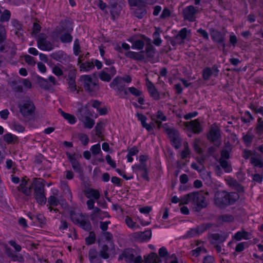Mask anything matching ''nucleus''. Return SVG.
Returning <instances> with one entry per match:
<instances>
[{
  "label": "nucleus",
  "mask_w": 263,
  "mask_h": 263,
  "mask_svg": "<svg viewBox=\"0 0 263 263\" xmlns=\"http://www.w3.org/2000/svg\"><path fill=\"white\" fill-rule=\"evenodd\" d=\"M65 55L64 51L59 50L52 54V58L57 61L61 62L64 59V57Z\"/></svg>",
  "instance_id": "338daca9"
},
{
  "label": "nucleus",
  "mask_w": 263,
  "mask_h": 263,
  "mask_svg": "<svg viewBox=\"0 0 263 263\" xmlns=\"http://www.w3.org/2000/svg\"><path fill=\"white\" fill-rule=\"evenodd\" d=\"M146 85L149 96L154 100H159L160 99V95L154 83L147 78L146 79Z\"/></svg>",
  "instance_id": "4be33fe9"
},
{
  "label": "nucleus",
  "mask_w": 263,
  "mask_h": 263,
  "mask_svg": "<svg viewBox=\"0 0 263 263\" xmlns=\"http://www.w3.org/2000/svg\"><path fill=\"white\" fill-rule=\"evenodd\" d=\"M36 41L37 48L41 50L50 51L53 49L52 44L47 40V36L44 33H40Z\"/></svg>",
  "instance_id": "4468645a"
},
{
  "label": "nucleus",
  "mask_w": 263,
  "mask_h": 263,
  "mask_svg": "<svg viewBox=\"0 0 263 263\" xmlns=\"http://www.w3.org/2000/svg\"><path fill=\"white\" fill-rule=\"evenodd\" d=\"M152 235V231L149 229L145 230L143 232L139 231L132 233L130 235L131 238L135 241L142 242L149 241Z\"/></svg>",
  "instance_id": "dca6fc26"
},
{
  "label": "nucleus",
  "mask_w": 263,
  "mask_h": 263,
  "mask_svg": "<svg viewBox=\"0 0 263 263\" xmlns=\"http://www.w3.org/2000/svg\"><path fill=\"white\" fill-rule=\"evenodd\" d=\"M34 198L36 202L40 205H44L46 202V197L45 192L35 194Z\"/></svg>",
  "instance_id": "a19ab883"
},
{
  "label": "nucleus",
  "mask_w": 263,
  "mask_h": 263,
  "mask_svg": "<svg viewBox=\"0 0 263 263\" xmlns=\"http://www.w3.org/2000/svg\"><path fill=\"white\" fill-rule=\"evenodd\" d=\"M81 52V46L80 45V41L78 39H76L74 40L73 44V53L75 56H79Z\"/></svg>",
  "instance_id": "8fccbe9b"
},
{
  "label": "nucleus",
  "mask_w": 263,
  "mask_h": 263,
  "mask_svg": "<svg viewBox=\"0 0 263 263\" xmlns=\"http://www.w3.org/2000/svg\"><path fill=\"white\" fill-rule=\"evenodd\" d=\"M70 218L74 224H77L83 230L89 232L92 229L91 224L88 217L82 213L71 211Z\"/></svg>",
  "instance_id": "20e7f679"
},
{
  "label": "nucleus",
  "mask_w": 263,
  "mask_h": 263,
  "mask_svg": "<svg viewBox=\"0 0 263 263\" xmlns=\"http://www.w3.org/2000/svg\"><path fill=\"white\" fill-rule=\"evenodd\" d=\"M0 207L4 210H7L9 206L3 193H0Z\"/></svg>",
  "instance_id": "69168bd1"
},
{
  "label": "nucleus",
  "mask_w": 263,
  "mask_h": 263,
  "mask_svg": "<svg viewBox=\"0 0 263 263\" xmlns=\"http://www.w3.org/2000/svg\"><path fill=\"white\" fill-rule=\"evenodd\" d=\"M99 255V254L96 248H90L88 252V258L90 263H101V261Z\"/></svg>",
  "instance_id": "c756f323"
},
{
  "label": "nucleus",
  "mask_w": 263,
  "mask_h": 263,
  "mask_svg": "<svg viewBox=\"0 0 263 263\" xmlns=\"http://www.w3.org/2000/svg\"><path fill=\"white\" fill-rule=\"evenodd\" d=\"M108 251V246L105 244L103 245L102 247L101 250L99 252V256L104 259H108L109 257Z\"/></svg>",
  "instance_id": "c03bdc74"
},
{
  "label": "nucleus",
  "mask_w": 263,
  "mask_h": 263,
  "mask_svg": "<svg viewBox=\"0 0 263 263\" xmlns=\"http://www.w3.org/2000/svg\"><path fill=\"white\" fill-rule=\"evenodd\" d=\"M137 251L131 248H127L124 249L121 255L119 257H122L125 259V260L127 262H132L134 258L137 255Z\"/></svg>",
  "instance_id": "b1692460"
},
{
  "label": "nucleus",
  "mask_w": 263,
  "mask_h": 263,
  "mask_svg": "<svg viewBox=\"0 0 263 263\" xmlns=\"http://www.w3.org/2000/svg\"><path fill=\"white\" fill-rule=\"evenodd\" d=\"M197 11V9L193 5L186 6L182 11L183 18L190 22H195L196 20L195 14Z\"/></svg>",
  "instance_id": "aec40b11"
},
{
  "label": "nucleus",
  "mask_w": 263,
  "mask_h": 263,
  "mask_svg": "<svg viewBox=\"0 0 263 263\" xmlns=\"http://www.w3.org/2000/svg\"><path fill=\"white\" fill-rule=\"evenodd\" d=\"M144 45H145V43L143 40H135L133 43V45H132L131 48H132V49H135V50H143Z\"/></svg>",
  "instance_id": "37998d69"
},
{
  "label": "nucleus",
  "mask_w": 263,
  "mask_h": 263,
  "mask_svg": "<svg viewBox=\"0 0 263 263\" xmlns=\"http://www.w3.org/2000/svg\"><path fill=\"white\" fill-rule=\"evenodd\" d=\"M193 192L184 195L180 199V205L187 204L190 202L192 203Z\"/></svg>",
  "instance_id": "a18cd8bd"
},
{
  "label": "nucleus",
  "mask_w": 263,
  "mask_h": 263,
  "mask_svg": "<svg viewBox=\"0 0 263 263\" xmlns=\"http://www.w3.org/2000/svg\"><path fill=\"white\" fill-rule=\"evenodd\" d=\"M48 203L50 206H57L59 204V200L54 195H50L48 198Z\"/></svg>",
  "instance_id": "774afa93"
},
{
  "label": "nucleus",
  "mask_w": 263,
  "mask_h": 263,
  "mask_svg": "<svg viewBox=\"0 0 263 263\" xmlns=\"http://www.w3.org/2000/svg\"><path fill=\"white\" fill-rule=\"evenodd\" d=\"M7 33L5 27L0 24V52H5Z\"/></svg>",
  "instance_id": "cd10ccee"
},
{
  "label": "nucleus",
  "mask_w": 263,
  "mask_h": 263,
  "mask_svg": "<svg viewBox=\"0 0 263 263\" xmlns=\"http://www.w3.org/2000/svg\"><path fill=\"white\" fill-rule=\"evenodd\" d=\"M20 112L24 117L32 116L35 110V106L33 101L29 98L22 101L18 105Z\"/></svg>",
  "instance_id": "0eeeda50"
},
{
  "label": "nucleus",
  "mask_w": 263,
  "mask_h": 263,
  "mask_svg": "<svg viewBox=\"0 0 263 263\" xmlns=\"http://www.w3.org/2000/svg\"><path fill=\"white\" fill-rule=\"evenodd\" d=\"M45 181L41 178H35L33 180L32 186L34 194L45 192Z\"/></svg>",
  "instance_id": "5701e85b"
},
{
  "label": "nucleus",
  "mask_w": 263,
  "mask_h": 263,
  "mask_svg": "<svg viewBox=\"0 0 263 263\" xmlns=\"http://www.w3.org/2000/svg\"><path fill=\"white\" fill-rule=\"evenodd\" d=\"M61 116L67 121V122L71 125L74 124L77 122L76 117L70 114L67 113L63 111L61 109H59Z\"/></svg>",
  "instance_id": "72a5a7b5"
},
{
  "label": "nucleus",
  "mask_w": 263,
  "mask_h": 263,
  "mask_svg": "<svg viewBox=\"0 0 263 263\" xmlns=\"http://www.w3.org/2000/svg\"><path fill=\"white\" fill-rule=\"evenodd\" d=\"M149 155H140L139 157V163H136L132 166L133 172L137 175L140 174V177L144 180L149 182V170L147 161L149 159Z\"/></svg>",
  "instance_id": "7ed1b4c3"
},
{
  "label": "nucleus",
  "mask_w": 263,
  "mask_h": 263,
  "mask_svg": "<svg viewBox=\"0 0 263 263\" xmlns=\"http://www.w3.org/2000/svg\"><path fill=\"white\" fill-rule=\"evenodd\" d=\"M253 119V117L249 110L245 111L241 118V121L245 123H250Z\"/></svg>",
  "instance_id": "4d7b16f0"
},
{
  "label": "nucleus",
  "mask_w": 263,
  "mask_h": 263,
  "mask_svg": "<svg viewBox=\"0 0 263 263\" xmlns=\"http://www.w3.org/2000/svg\"><path fill=\"white\" fill-rule=\"evenodd\" d=\"M127 89L129 92H130L132 95L136 97H139L138 99V102L141 105H138L136 102H133L132 105L133 106L136 108L142 109L143 107H142V105H143L145 104L144 98L141 97L142 95V91L134 86L128 87Z\"/></svg>",
  "instance_id": "f3484780"
},
{
  "label": "nucleus",
  "mask_w": 263,
  "mask_h": 263,
  "mask_svg": "<svg viewBox=\"0 0 263 263\" xmlns=\"http://www.w3.org/2000/svg\"><path fill=\"white\" fill-rule=\"evenodd\" d=\"M232 151V148L229 146H226L220 151V158L219 161L227 160L230 158V153Z\"/></svg>",
  "instance_id": "473e14b6"
},
{
  "label": "nucleus",
  "mask_w": 263,
  "mask_h": 263,
  "mask_svg": "<svg viewBox=\"0 0 263 263\" xmlns=\"http://www.w3.org/2000/svg\"><path fill=\"white\" fill-rule=\"evenodd\" d=\"M209 239H213L219 243H223L226 240V238L219 233H212L210 234Z\"/></svg>",
  "instance_id": "de8ad7c7"
},
{
  "label": "nucleus",
  "mask_w": 263,
  "mask_h": 263,
  "mask_svg": "<svg viewBox=\"0 0 263 263\" xmlns=\"http://www.w3.org/2000/svg\"><path fill=\"white\" fill-rule=\"evenodd\" d=\"M83 55H80L78 58V65L79 66L80 71L83 72H87L95 68V65L92 61H86L82 62Z\"/></svg>",
  "instance_id": "412c9836"
},
{
  "label": "nucleus",
  "mask_w": 263,
  "mask_h": 263,
  "mask_svg": "<svg viewBox=\"0 0 263 263\" xmlns=\"http://www.w3.org/2000/svg\"><path fill=\"white\" fill-rule=\"evenodd\" d=\"M132 81V78L129 74H126L124 77L117 76L113 79L109 84V87L115 91L120 93L123 92L125 95H127V91L125 89V85H122V82L126 83H130Z\"/></svg>",
  "instance_id": "39448f33"
},
{
  "label": "nucleus",
  "mask_w": 263,
  "mask_h": 263,
  "mask_svg": "<svg viewBox=\"0 0 263 263\" xmlns=\"http://www.w3.org/2000/svg\"><path fill=\"white\" fill-rule=\"evenodd\" d=\"M200 140L198 138H196L193 143V147L196 153L198 154H201L203 152L202 148L200 145Z\"/></svg>",
  "instance_id": "e2e57ef3"
},
{
  "label": "nucleus",
  "mask_w": 263,
  "mask_h": 263,
  "mask_svg": "<svg viewBox=\"0 0 263 263\" xmlns=\"http://www.w3.org/2000/svg\"><path fill=\"white\" fill-rule=\"evenodd\" d=\"M82 122L84 127L88 129H91L95 124V120L91 118L88 116L84 117V119L82 120Z\"/></svg>",
  "instance_id": "ea45409f"
},
{
  "label": "nucleus",
  "mask_w": 263,
  "mask_h": 263,
  "mask_svg": "<svg viewBox=\"0 0 263 263\" xmlns=\"http://www.w3.org/2000/svg\"><path fill=\"white\" fill-rule=\"evenodd\" d=\"M221 167L226 173H230L232 171L231 165L229 164L227 160L219 161Z\"/></svg>",
  "instance_id": "5fc2aeb1"
},
{
  "label": "nucleus",
  "mask_w": 263,
  "mask_h": 263,
  "mask_svg": "<svg viewBox=\"0 0 263 263\" xmlns=\"http://www.w3.org/2000/svg\"><path fill=\"white\" fill-rule=\"evenodd\" d=\"M109 12L111 15L110 19L112 21H115L118 19L120 14V10L118 8L110 9Z\"/></svg>",
  "instance_id": "0e129e2a"
},
{
  "label": "nucleus",
  "mask_w": 263,
  "mask_h": 263,
  "mask_svg": "<svg viewBox=\"0 0 263 263\" xmlns=\"http://www.w3.org/2000/svg\"><path fill=\"white\" fill-rule=\"evenodd\" d=\"M185 127L187 132L195 135H199L203 131V127L199 119L192 120L186 122Z\"/></svg>",
  "instance_id": "ddd939ff"
},
{
  "label": "nucleus",
  "mask_w": 263,
  "mask_h": 263,
  "mask_svg": "<svg viewBox=\"0 0 263 263\" xmlns=\"http://www.w3.org/2000/svg\"><path fill=\"white\" fill-rule=\"evenodd\" d=\"M199 235L196 227L189 229L184 234V237L186 238H193Z\"/></svg>",
  "instance_id": "3c124183"
},
{
  "label": "nucleus",
  "mask_w": 263,
  "mask_h": 263,
  "mask_svg": "<svg viewBox=\"0 0 263 263\" xmlns=\"http://www.w3.org/2000/svg\"><path fill=\"white\" fill-rule=\"evenodd\" d=\"M207 139L216 147L221 144L220 130L217 126L212 125L206 134Z\"/></svg>",
  "instance_id": "9d476101"
},
{
  "label": "nucleus",
  "mask_w": 263,
  "mask_h": 263,
  "mask_svg": "<svg viewBox=\"0 0 263 263\" xmlns=\"http://www.w3.org/2000/svg\"><path fill=\"white\" fill-rule=\"evenodd\" d=\"M220 70L217 64H214L211 67L205 66L201 71L202 79L204 81H209L211 79L217 78L219 74Z\"/></svg>",
  "instance_id": "1a4fd4ad"
},
{
  "label": "nucleus",
  "mask_w": 263,
  "mask_h": 263,
  "mask_svg": "<svg viewBox=\"0 0 263 263\" xmlns=\"http://www.w3.org/2000/svg\"><path fill=\"white\" fill-rule=\"evenodd\" d=\"M211 39L214 43L221 45L223 48L226 47L225 34L221 31L214 29L210 30Z\"/></svg>",
  "instance_id": "6ab92c4d"
},
{
  "label": "nucleus",
  "mask_w": 263,
  "mask_h": 263,
  "mask_svg": "<svg viewBox=\"0 0 263 263\" xmlns=\"http://www.w3.org/2000/svg\"><path fill=\"white\" fill-rule=\"evenodd\" d=\"M99 78L102 81L108 82L111 80L112 77L110 74L102 70L99 72Z\"/></svg>",
  "instance_id": "bf43d9fd"
},
{
  "label": "nucleus",
  "mask_w": 263,
  "mask_h": 263,
  "mask_svg": "<svg viewBox=\"0 0 263 263\" xmlns=\"http://www.w3.org/2000/svg\"><path fill=\"white\" fill-rule=\"evenodd\" d=\"M80 79L83 81V87L86 91L96 92L98 90V83L93 81L90 76L82 75Z\"/></svg>",
  "instance_id": "f8f14e48"
},
{
  "label": "nucleus",
  "mask_w": 263,
  "mask_h": 263,
  "mask_svg": "<svg viewBox=\"0 0 263 263\" xmlns=\"http://www.w3.org/2000/svg\"><path fill=\"white\" fill-rule=\"evenodd\" d=\"M139 52H135L133 51H128L125 53V56L136 61H145V56L144 54L143 50H140Z\"/></svg>",
  "instance_id": "393cba45"
},
{
  "label": "nucleus",
  "mask_w": 263,
  "mask_h": 263,
  "mask_svg": "<svg viewBox=\"0 0 263 263\" xmlns=\"http://www.w3.org/2000/svg\"><path fill=\"white\" fill-rule=\"evenodd\" d=\"M37 80L38 84L42 88L45 90H49L51 87L49 82H48L47 80L43 77L38 76Z\"/></svg>",
  "instance_id": "58836bf2"
},
{
  "label": "nucleus",
  "mask_w": 263,
  "mask_h": 263,
  "mask_svg": "<svg viewBox=\"0 0 263 263\" xmlns=\"http://www.w3.org/2000/svg\"><path fill=\"white\" fill-rule=\"evenodd\" d=\"M191 33V30H188L186 28H182L179 31L177 35V37L180 38L182 41L186 39L187 35Z\"/></svg>",
  "instance_id": "603ef678"
},
{
  "label": "nucleus",
  "mask_w": 263,
  "mask_h": 263,
  "mask_svg": "<svg viewBox=\"0 0 263 263\" xmlns=\"http://www.w3.org/2000/svg\"><path fill=\"white\" fill-rule=\"evenodd\" d=\"M66 155L74 172L80 174L82 173L83 169L76 157V154L75 153L70 154L69 152H66Z\"/></svg>",
  "instance_id": "a211bd4d"
},
{
  "label": "nucleus",
  "mask_w": 263,
  "mask_h": 263,
  "mask_svg": "<svg viewBox=\"0 0 263 263\" xmlns=\"http://www.w3.org/2000/svg\"><path fill=\"white\" fill-rule=\"evenodd\" d=\"M1 14L0 21L1 22H8L10 20L11 13L9 10L6 9Z\"/></svg>",
  "instance_id": "680f3d73"
},
{
  "label": "nucleus",
  "mask_w": 263,
  "mask_h": 263,
  "mask_svg": "<svg viewBox=\"0 0 263 263\" xmlns=\"http://www.w3.org/2000/svg\"><path fill=\"white\" fill-rule=\"evenodd\" d=\"M77 75V70L74 67L69 69L67 73L64 75V78L66 79L68 88L71 92H75L77 90L76 83Z\"/></svg>",
  "instance_id": "9b49d317"
},
{
  "label": "nucleus",
  "mask_w": 263,
  "mask_h": 263,
  "mask_svg": "<svg viewBox=\"0 0 263 263\" xmlns=\"http://www.w3.org/2000/svg\"><path fill=\"white\" fill-rule=\"evenodd\" d=\"M234 218L232 215L230 214H224L219 215L217 217V222L218 223H230L234 221Z\"/></svg>",
  "instance_id": "2f4dec72"
},
{
  "label": "nucleus",
  "mask_w": 263,
  "mask_h": 263,
  "mask_svg": "<svg viewBox=\"0 0 263 263\" xmlns=\"http://www.w3.org/2000/svg\"><path fill=\"white\" fill-rule=\"evenodd\" d=\"M208 206L204 196L198 191L193 192L192 207L196 212H200Z\"/></svg>",
  "instance_id": "423d86ee"
},
{
  "label": "nucleus",
  "mask_w": 263,
  "mask_h": 263,
  "mask_svg": "<svg viewBox=\"0 0 263 263\" xmlns=\"http://www.w3.org/2000/svg\"><path fill=\"white\" fill-rule=\"evenodd\" d=\"M61 187L66 195L67 199L68 200H71L72 198V194L68 183L65 181H61Z\"/></svg>",
  "instance_id": "f704fd0d"
},
{
  "label": "nucleus",
  "mask_w": 263,
  "mask_h": 263,
  "mask_svg": "<svg viewBox=\"0 0 263 263\" xmlns=\"http://www.w3.org/2000/svg\"><path fill=\"white\" fill-rule=\"evenodd\" d=\"M213 226V223L211 222L202 223L199 225H197L196 228L198 231V235H201L206 231L211 229Z\"/></svg>",
  "instance_id": "c9c22d12"
},
{
  "label": "nucleus",
  "mask_w": 263,
  "mask_h": 263,
  "mask_svg": "<svg viewBox=\"0 0 263 263\" xmlns=\"http://www.w3.org/2000/svg\"><path fill=\"white\" fill-rule=\"evenodd\" d=\"M166 136L170 140L171 145L176 149H179L182 143L179 132L175 127L166 129Z\"/></svg>",
  "instance_id": "6e6552de"
},
{
  "label": "nucleus",
  "mask_w": 263,
  "mask_h": 263,
  "mask_svg": "<svg viewBox=\"0 0 263 263\" xmlns=\"http://www.w3.org/2000/svg\"><path fill=\"white\" fill-rule=\"evenodd\" d=\"M258 124L255 128V132L258 136L263 134V120L261 118L258 119Z\"/></svg>",
  "instance_id": "052dcab7"
},
{
  "label": "nucleus",
  "mask_w": 263,
  "mask_h": 263,
  "mask_svg": "<svg viewBox=\"0 0 263 263\" xmlns=\"http://www.w3.org/2000/svg\"><path fill=\"white\" fill-rule=\"evenodd\" d=\"M160 258L156 253L153 252L144 257V263H159Z\"/></svg>",
  "instance_id": "e433bc0d"
},
{
  "label": "nucleus",
  "mask_w": 263,
  "mask_h": 263,
  "mask_svg": "<svg viewBox=\"0 0 263 263\" xmlns=\"http://www.w3.org/2000/svg\"><path fill=\"white\" fill-rule=\"evenodd\" d=\"M145 3L139 6L134 11V16L138 19H142L147 14Z\"/></svg>",
  "instance_id": "7c9ffc66"
},
{
  "label": "nucleus",
  "mask_w": 263,
  "mask_h": 263,
  "mask_svg": "<svg viewBox=\"0 0 263 263\" xmlns=\"http://www.w3.org/2000/svg\"><path fill=\"white\" fill-rule=\"evenodd\" d=\"M233 239L236 241H240L243 240H249L251 238V234L242 229L240 231L236 232L232 237Z\"/></svg>",
  "instance_id": "bb28decb"
},
{
  "label": "nucleus",
  "mask_w": 263,
  "mask_h": 263,
  "mask_svg": "<svg viewBox=\"0 0 263 263\" xmlns=\"http://www.w3.org/2000/svg\"><path fill=\"white\" fill-rule=\"evenodd\" d=\"M73 22L68 18L62 19L52 31L51 36L55 40L59 38L63 44H70L73 41Z\"/></svg>",
  "instance_id": "f257e3e1"
},
{
  "label": "nucleus",
  "mask_w": 263,
  "mask_h": 263,
  "mask_svg": "<svg viewBox=\"0 0 263 263\" xmlns=\"http://www.w3.org/2000/svg\"><path fill=\"white\" fill-rule=\"evenodd\" d=\"M91 102L92 103L91 106L97 110L100 116H105L108 113V109L106 106L102 108L100 107L101 104V102L100 101L98 100H91Z\"/></svg>",
  "instance_id": "c85d7f7f"
},
{
  "label": "nucleus",
  "mask_w": 263,
  "mask_h": 263,
  "mask_svg": "<svg viewBox=\"0 0 263 263\" xmlns=\"http://www.w3.org/2000/svg\"><path fill=\"white\" fill-rule=\"evenodd\" d=\"M84 195L89 199H93L94 200H98L100 197V193L98 190L87 187L84 190Z\"/></svg>",
  "instance_id": "a878e982"
},
{
  "label": "nucleus",
  "mask_w": 263,
  "mask_h": 263,
  "mask_svg": "<svg viewBox=\"0 0 263 263\" xmlns=\"http://www.w3.org/2000/svg\"><path fill=\"white\" fill-rule=\"evenodd\" d=\"M238 195L234 192H228L225 190L217 191L214 197V203L219 209H224L233 205L238 199Z\"/></svg>",
  "instance_id": "f03ea898"
},
{
  "label": "nucleus",
  "mask_w": 263,
  "mask_h": 263,
  "mask_svg": "<svg viewBox=\"0 0 263 263\" xmlns=\"http://www.w3.org/2000/svg\"><path fill=\"white\" fill-rule=\"evenodd\" d=\"M152 117H154L155 119V120L157 121L165 122L167 120L166 116L162 110L160 109L158 110L156 112L155 114L153 115Z\"/></svg>",
  "instance_id": "79ce46f5"
},
{
  "label": "nucleus",
  "mask_w": 263,
  "mask_h": 263,
  "mask_svg": "<svg viewBox=\"0 0 263 263\" xmlns=\"http://www.w3.org/2000/svg\"><path fill=\"white\" fill-rule=\"evenodd\" d=\"M254 136L248 132L246 135L242 136V140L246 146H249L251 144Z\"/></svg>",
  "instance_id": "6e6d98bb"
},
{
  "label": "nucleus",
  "mask_w": 263,
  "mask_h": 263,
  "mask_svg": "<svg viewBox=\"0 0 263 263\" xmlns=\"http://www.w3.org/2000/svg\"><path fill=\"white\" fill-rule=\"evenodd\" d=\"M125 223L127 225V226L134 230L135 229H138L139 228L138 225H136V222L132 219V218L127 216L125 218Z\"/></svg>",
  "instance_id": "13d9d810"
},
{
  "label": "nucleus",
  "mask_w": 263,
  "mask_h": 263,
  "mask_svg": "<svg viewBox=\"0 0 263 263\" xmlns=\"http://www.w3.org/2000/svg\"><path fill=\"white\" fill-rule=\"evenodd\" d=\"M153 44L157 46H159L162 42V40L160 37V33L156 30L153 34Z\"/></svg>",
  "instance_id": "864d4df0"
},
{
  "label": "nucleus",
  "mask_w": 263,
  "mask_h": 263,
  "mask_svg": "<svg viewBox=\"0 0 263 263\" xmlns=\"http://www.w3.org/2000/svg\"><path fill=\"white\" fill-rule=\"evenodd\" d=\"M96 234L94 232L90 231L88 236L86 237L85 239V244L87 246H90L94 244L96 242Z\"/></svg>",
  "instance_id": "09e8293b"
},
{
  "label": "nucleus",
  "mask_w": 263,
  "mask_h": 263,
  "mask_svg": "<svg viewBox=\"0 0 263 263\" xmlns=\"http://www.w3.org/2000/svg\"><path fill=\"white\" fill-rule=\"evenodd\" d=\"M142 39L146 42L145 48L143 50V53H145L146 57L150 59H153L157 53V50L154 45L151 42V39L145 35H142Z\"/></svg>",
  "instance_id": "2eb2a0df"
},
{
  "label": "nucleus",
  "mask_w": 263,
  "mask_h": 263,
  "mask_svg": "<svg viewBox=\"0 0 263 263\" xmlns=\"http://www.w3.org/2000/svg\"><path fill=\"white\" fill-rule=\"evenodd\" d=\"M105 123L103 121H99L97 123L95 127V130L96 135L98 137L101 138L102 137V132L105 128Z\"/></svg>",
  "instance_id": "4c0bfd02"
},
{
  "label": "nucleus",
  "mask_w": 263,
  "mask_h": 263,
  "mask_svg": "<svg viewBox=\"0 0 263 263\" xmlns=\"http://www.w3.org/2000/svg\"><path fill=\"white\" fill-rule=\"evenodd\" d=\"M251 163L254 166L263 167V159L257 157L252 156L250 159Z\"/></svg>",
  "instance_id": "49530a36"
}]
</instances>
